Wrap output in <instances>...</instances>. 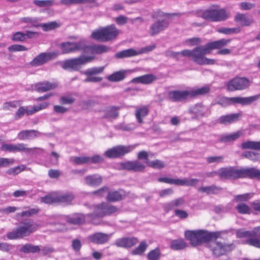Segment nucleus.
<instances>
[{"label":"nucleus","instance_id":"f257e3e1","mask_svg":"<svg viewBox=\"0 0 260 260\" xmlns=\"http://www.w3.org/2000/svg\"><path fill=\"white\" fill-rule=\"evenodd\" d=\"M215 173L220 178L224 179H235L248 177L260 180V171L255 168L237 169L234 167H228L221 168Z\"/></svg>","mask_w":260,"mask_h":260},{"label":"nucleus","instance_id":"f03ea898","mask_svg":"<svg viewBox=\"0 0 260 260\" xmlns=\"http://www.w3.org/2000/svg\"><path fill=\"white\" fill-rule=\"evenodd\" d=\"M222 233L220 231L209 232L202 230H188L185 232V237L192 246H197L221 237Z\"/></svg>","mask_w":260,"mask_h":260},{"label":"nucleus","instance_id":"7ed1b4c3","mask_svg":"<svg viewBox=\"0 0 260 260\" xmlns=\"http://www.w3.org/2000/svg\"><path fill=\"white\" fill-rule=\"evenodd\" d=\"M39 226V224L34 220L30 218L26 219L21 221L16 229L7 233L6 236L7 238L10 240L28 237L35 233Z\"/></svg>","mask_w":260,"mask_h":260},{"label":"nucleus","instance_id":"20e7f679","mask_svg":"<svg viewBox=\"0 0 260 260\" xmlns=\"http://www.w3.org/2000/svg\"><path fill=\"white\" fill-rule=\"evenodd\" d=\"M209 49L206 45L199 46L192 50L185 49L182 52L183 56L190 58L194 62L199 65L213 64L215 61L205 57V55L209 54Z\"/></svg>","mask_w":260,"mask_h":260},{"label":"nucleus","instance_id":"39448f33","mask_svg":"<svg viewBox=\"0 0 260 260\" xmlns=\"http://www.w3.org/2000/svg\"><path fill=\"white\" fill-rule=\"evenodd\" d=\"M119 211L118 208L107 202H102L95 205L92 213L88 214L86 217L89 218L90 221L96 224L94 221L96 217L101 218L106 216H110Z\"/></svg>","mask_w":260,"mask_h":260},{"label":"nucleus","instance_id":"423d86ee","mask_svg":"<svg viewBox=\"0 0 260 260\" xmlns=\"http://www.w3.org/2000/svg\"><path fill=\"white\" fill-rule=\"evenodd\" d=\"M260 98V94L246 98L225 96L218 97L215 100V104H218L222 107H227L232 104H240L242 105H249Z\"/></svg>","mask_w":260,"mask_h":260},{"label":"nucleus","instance_id":"0eeeda50","mask_svg":"<svg viewBox=\"0 0 260 260\" xmlns=\"http://www.w3.org/2000/svg\"><path fill=\"white\" fill-rule=\"evenodd\" d=\"M94 58V56L82 54L78 57L64 60L61 64V67L64 70L77 71L80 69L82 66L91 62Z\"/></svg>","mask_w":260,"mask_h":260},{"label":"nucleus","instance_id":"6e6552de","mask_svg":"<svg viewBox=\"0 0 260 260\" xmlns=\"http://www.w3.org/2000/svg\"><path fill=\"white\" fill-rule=\"evenodd\" d=\"M236 247L234 243L226 244L220 242H212L211 245V250L213 255L218 257L221 255H224L228 252H231Z\"/></svg>","mask_w":260,"mask_h":260},{"label":"nucleus","instance_id":"1a4fd4ad","mask_svg":"<svg viewBox=\"0 0 260 260\" xmlns=\"http://www.w3.org/2000/svg\"><path fill=\"white\" fill-rule=\"evenodd\" d=\"M62 53L63 54L69 53L82 50L86 52V46L83 41H80L77 42H67L60 45Z\"/></svg>","mask_w":260,"mask_h":260},{"label":"nucleus","instance_id":"9d476101","mask_svg":"<svg viewBox=\"0 0 260 260\" xmlns=\"http://www.w3.org/2000/svg\"><path fill=\"white\" fill-rule=\"evenodd\" d=\"M250 85L249 80L245 77H236L231 80L228 84L229 91L241 90L247 88Z\"/></svg>","mask_w":260,"mask_h":260},{"label":"nucleus","instance_id":"9b49d317","mask_svg":"<svg viewBox=\"0 0 260 260\" xmlns=\"http://www.w3.org/2000/svg\"><path fill=\"white\" fill-rule=\"evenodd\" d=\"M134 146L119 145L108 149L105 152V155L109 158H116L125 155L134 149Z\"/></svg>","mask_w":260,"mask_h":260},{"label":"nucleus","instance_id":"f8f14e48","mask_svg":"<svg viewBox=\"0 0 260 260\" xmlns=\"http://www.w3.org/2000/svg\"><path fill=\"white\" fill-rule=\"evenodd\" d=\"M36 148H31L26 147V145L23 143H18L17 144H4L2 145L1 149L3 151H7L9 152H25L29 153L33 149Z\"/></svg>","mask_w":260,"mask_h":260},{"label":"nucleus","instance_id":"ddd939ff","mask_svg":"<svg viewBox=\"0 0 260 260\" xmlns=\"http://www.w3.org/2000/svg\"><path fill=\"white\" fill-rule=\"evenodd\" d=\"M169 22L165 19L162 20L158 19L154 23L152 24L149 28V34L151 36H154L160 32L163 31L169 26Z\"/></svg>","mask_w":260,"mask_h":260},{"label":"nucleus","instance_id":"4468645a","mask_svg":"<svg viewBox=\"0 0 260 260\" xmlns=\"http://www.w3.org/2000/svg\"><path fill=\"white\" fill-rule=\"evenodd\" d=\"M169 100L173 102H179L190 98L189 90H174L169 92Z\"/></svg>","mask_w":260,"mask_h":260},{"label":"nucleus","instance_id":"2eb2a0df","mask_svg":"<svg viewBox=\"0 0 260 260\" xmlns=\"http://www.w3.org/2000/svg\"><path fill=\"white\" fill-rule=\"evenodd\" d=\"M110 237V235L98 232L89 235L88 239L93 243L96 244H104L108 242Z\"/></svg>","mask_w":260,"mask_h":260},{"label":"nucleus","instance_id":"dca6fc26","mask_svg":"<svg viewBox=\"0 0 260 260\" xmlns=\"http://www.w3.org/2000/svg\"><path fill=\"white\" fill-rule=\"evenodd\" d=\"M58 86L56 82H49L48 81H43L38 82L35 84L34 89L38 92H44L55 89Z\"/></svg>","mask_w":260,"mask_h":260},{"label":"nucleus","instance_id":"f3484780","mask_svg":"<svg viewBox=\"0 0 260 260\" xmlns=\"http://www.w3.org/2000/svg\"><path fill=\"white\" fill-rule=\"evenodd\" d=\"M138 242V239L135 237L122 238L116 240L115 244L119 247L129 248Z\"/></svg>","mask_w":260,"mask_h":260},{"label":"nucleus","instance_id":"a211bd4d","mask_svg":"<svg viewBox=\"0 0 260 260\" xmlns=\"http://www.w3.org/2000/svg\"><path fill=\"white\" fill-rule=\"evenodd\" d=\"M52 56V53H42L34 58V59L30 62V64L32 67L41 66L51 59Z\"/></svg>","mask_w":260,"mask_h":260},{"label":"nucleus","instance_id":"6ab92c4d","mask_svg":"<svg viewBox=\"0 0 260 260\" xmlns=\"http://www.w3.org/2000/svg\"><path fill=\"white\" fill-rule=\"evenodd\" d=\"M241 116V113L223 115L218 118V121L221 124L227 125L238 121Z\"/></svg>","mask_w":260,"mask_h":260},{"label":"nucleus","instance_id":"aec40b11","mask_svg":"<svg viewBox=\"0 0 260 260\" xmlns=\"http://www.w3.org/2000/svg\"><path fill=\"white\" fill-rule=\"evenodd\" d=\"M125 196V192L123 190L111 191L109 190L106 199L109 202H115L123 200Z\"/></svg>","mask_w":260,"mask_h":260},{"label":"nucleus","instance_id":"412c9836","mask_svg":"<svg viewBox=\"0 0 260 260\" xmlns=\"http://www.w3.org/2000/svg\"><path fill=\"white\" fill-rule=\"evenodd\" d=\"M157 79V77L151 74H145L132 79L133 83L150 84Z\"/></svg>","mask_w":260,"mask_h":260},{"label":"nucleus","instance_id":"4be33fe9","mask_svg":"<svg viewBox=\"0 0 260 260\" xmlns=\"http://www.w3.org/2000/svg\"><path fill=\"white\" fill-rule=\"evenodd\" d=\"M190 111L191 113L195 114L197 117H202L207 115L209 109L202 103H198L191 107Z\"/></svg>","mask_w":260,"mask_h":260},{"label":"nucleus","instance_id":"5701e85b","mask_svg":"<svg viewBox=\"0 0 260 260\" xmlns=\"http://www.w3.org/2000/svg\"><path fill=\"white\" fill-rule=\"evenodd\" d=\"M103 29L105 42L115 39L119 34V30L114 25L103 27Z\"/></svg>","mask_w":260,"mask_h":260},{"label":"nucleus","instance_id":"b1692460","mask_svg":"<svg viewBox=\"0 0 260 260\" xmlns=\"http://www.w3.org/2000/svg\"><path fill=\"white\" fill-rule=\"evenodd\" d=\"M42 134L37 130H23L18 134V138L21 140L32 139L33 137H38Z\"/></svg>","mask_w":260,"mask_h":260},{"label":"nucleus","instance_id":"393cba45","mask_svg":"<svg viewBox=\"0 0 260 260\" xmlns=\"http://www.w3.org/2000/svg\"><path fill=\"white\" fill-rule=\"evenodd\" d=\"M144 51H137L133 48L124 50L117 52L115 56L118 59L131 57L143 53Z\"/></svg>","mask_w":260,"mask_h":260},{"label":"nucleus","instance_id":"a878e982","mask_svg":"<svg viewBox=\"0 0 260 260\" xmlns=\"http://www.w3.org/2000/svg\"><path fill=\"white\" fill-rule=\"evenodd\" d=\"M185 203L184 198L181 197L175 199L170 202L167 203L164 205V210L168 212L174 208H177L182 206Z\"/></svg>","mask_w":260,"mask_h":260},{"label":"nucleus","instance_id":"bb28decb","mask_svg":"<svg viewBox=\"0 0 260 260\" xmlns=\"http://www.w3.org/2000/svg\"><path fill=\"white\" fill-rule=\"evenodd\" d=\"M242 135V132L240 131L232 134L222 135L220 136L219 141L224 143L232 142L238 139Z\"/></svg>","mask_w":260,"mask_h":260},{"label":"nucleus","instance_id":"cd10ccee","mask_svg":"<svg viewBox=\"0 0 260 260\" xmlns=\"http://www.w3.org/2000/svg\"><path fill=\"white\" fill-rule=\"evenodd\" d=\"M57 203H62L66 205L71 204L74 199L75 196L71 193H66L63 194L56 192Z\"/></svg>","mask_w":260,"mask_h":260},{"label":"nucleus","instance_id":"c85d7f7f","mask_svg":"<svg viewBox=\"0 0 260 260\" xmlns=\"http://www.w3.org/2000/svg\"><path fill=\"white\" fill-rule=\"evenodd\" d=\"M87 49L90 50L92 54H101L109 52L111 50V48L104 45H94L86 46Z\"/></svg>","mask_w":260,"mask_h":260},{"label":"nucleus","instance_id":"c756f323","mask_svg":"<svg viewBox=\"0 0 260 260\" xmlns=\"http://www.w3.org/2000/svg\"><path fill=\"white\" fill-rule=\"evenodd\" d=\"M103 181V178L99 175H88L85 177V183L89 186H99Z\"/></svg>","mask_w":260,"mask_h":260},{"label":"nucleus","instance_id":"7c9ffc66","mask_svg":"<svg viewBox=\"0 0 260 260\" xmlns=\"http://www.w3.org/2000/svg\"><path fill=\"white\" fill-rule=\"evenodd\" d=\"M85 216L83 214L76 213L67 217L68 222L73 224H81L85 221Z\"/></svg>","mask_w":260,"mask_h":260},{"label":"nucleus","instance_id":"2f4dec72","mask_svg":"<svg viewBox=\"0 0 260 260\" xmlns=\"http://www.w3.org/2000/svg\"><path fill=\"white\" fill-rule=\"evenodd\" d=\"M230 16V13L224 9L215 8V22L223 21Z\"/></svg>","mask_w":260,"mask_h":260},{"label":"nucleus","instance_id":"473e14b6","mask_svg":"<svg viewBox=\"0 0 260 260\" xmlns=\"http://www.w3.org/2000/svg\"><path fill=\"white\" fill-rule=\"evenodd\" d=\"M119 107L111 106L105 110L104 117L107 119H115L119 116Z\"/></svg>","mask_w":260,"mask_h":260},{"label":"nucleus","instance_id":"72a5a7b5","mask_svg":"<svg viewBox=\"0 0 260 260\" xmlns=\"http://www.w3.org/2000/svg\"><path fill=\"white\" fill-rule=\"evenodd\" d=\"M231 42V40L228 39H221L216 41L209 43L206 44L207 48L209 49V51L210 53L211 51L215 49H219L224 46L226 45L228 43Z\"/></svg>","mask_w":260,"mask_h":260},{"label":"nucleus","instance_id":"f704fd0d","mask_svg":"<svg viewBox=\"0 0 260 260\" xmlns=\"http://www.w3.org/2000/svg\"><path fill=\"white\" fill-rule=\"evenodd\" d=\"M148 108L145 106L137 109L135 111V116L139 123H143V118L148 115Z\"/></svg>","mask_w":260,"mask_h":260},{"label":"nucleus","instance_id":"c9c22d12","mask_svg":"<svg viewBox=\"0 0 260 260\" xmlns=\"http://www.w3.org/2000/svg\"><path fill=\"white\" fill-rule=\"evenodd\" d=\"M41 250V248L38 245H34L30 243L23 245L19 249V251L24 253H38Z\"/></svg>","mask_w":260,"mask_h":260},{"label":"nucleus","instance_id":"e433bc0d","mask_svg":"<svg viewBox=\"0 0 260 260\" xmlns=\"http://www.w3.org/2000/svg\"><path fill=\"white\" fill-rule=\"evenodd\" d=\"M125 70H120L115 72L107 77V79L111 82H118L125 78Z\"/></svg>","mask_w":260,"mask_h":260},{"label":"nucleus","instance_id":"4c0bfd02","mask_svg":"<svg viewBox=\"0 0 260 260\" xmlns=\"http://www.w3.org/2000/svg\"><path fill=\"white\" fill-rule=\"evenodd\" d=\"M242 149H252L260 151V141H247L241 143Z\"/></svg>","mask_w":260,"mask_h":260},{"label":"nucleus","instance_id":"58836bf2","mask_svg":"<svg viewBox=\"0 0 260 260\" xmlns=\"http://www.w3.org/2000/svg\"><path fill=\"white\" fill-rule=\"evenodd\" d=\"M235 20L240 23L242 26H249L253 23L252 19L248 18L244 14L241 13L236 15Z\"/></svg>","mask_w":260,"mask_h":260},{"label":"nucleus","instance_id":"ea45409f","mask_svg":"<svg viewBox=\"0 0 260 260\" xmlns=\"http://www.w3.org/2000/svg\"><path fill=\"white\" fill-rule=\"evenodd\" d=\"M221 188L215 185H211L209 186H203L198 188L200 192L206 193L207 194H216L221 190Z\"/></svg>","mask_w":260,"mask_h":260},{"label":"nucleus","instance_id":"a19ab883","mask_svg":"<svg viewBox=\"0 0 260 260\" xmlns=\"http://www.w3.org/2000/svg\"><path fill=\"white\" fill-rule=\"evenodd\" d=\"M190 98H196L198 96L204 95L210 91L209 86H204L197 89H190Z\"/></svg>","mask_w":260,"mask_h":260},{"label":"nucleus","instance_id":"79ce46f5","mask_svg":"<svg viewBox=\"0 0 260 260\" xmlns=\"http://www.w3.org/2000/svg\"><path fill=\"white\" fill-rule=\"evenodd\" d=\"M56 192H52L40 198V202L47 204L57 203Z\"/></svg>","mask_w":260,"mask_h":260},{"label":"nucleus","instance_id":"37998d69","mask_svg":"<svg viewBox=\"0 0 260 260\" xmlns=\"http://www.w3.org/2000/svg\"><path fill=\"white\" fill-rule=\"evenodd\" d=\"M201 17L207 20L215 21V8H211L205 10L202 13Z\"/></svg>","mask_w":260,"mask_h":260},{"label":"nucleus","instance_id":"c03bdc74","mask_svg":"<svg viewBox=\"0 0 260 260\" xmlns=\"http://www.w3.org/2000/svg\"><path fill=\"white\" fill-rule=\"evenodd\" d=\"M242 156L253 161H260V153L253 151H246Z\"/></svg>","mask_w":260,"mask_h":260},{"label":"nucleus","instance_id":"a18cd8bd","mask_svg":"<svg viewBox=\"0 0 260 260\" xmlns=\"http://www.w3.org/2000/svg\"><path fill=\"white\" fill-rule=\"evenodd\" d=\"M198 182L199 180L198 179H178V185L193 186H195Z\"/></svg>","mask_w":260,"mask_h":260},{"label":"nucleus","instance_id":"49530a36","mask_svg":"<svg viewBox=\"0 0 260 260\" xmlns=\"http://www.w3.org/2000/svg\"><path fill=\"white\" fill-rule=\"evenodd\" d=\"M104 70V67H94L81 72V73L87 76H90L102 73Z\"/></svg>","mask_w":260,"mask_h":260},{"label":"nucleus","instance_id":"de8ad7c7","mask_svg":"<svg viewBox=\"0 0 260 260\" xmlns=\"http://www.w3.org/2000/svg\"><path fill=\"white\" fill-rule=\"evenodd\" d=\"M91 37L97 41L105 42L103 27L93 31Z\"/></svg>","mask_w":260,"mask_h":260},{"label":"nucleus","instance_id":"09e8293b","mask_svg":"<svg viewBox=\"0 0 260 260\" xmlns=\"http://www.w3.org/2000/svg\"><path fill=\"white\" fill-rule=\"evenodd\" d=\"M186 246V243L182 240H173L170 245L171 249L177 250L183 249Z\"/></svg>","mask_w":260,"mask_h":260},{"label":"nucleus","instance_id":"8fccbe9b","mask_svg":"<svg viewBox=\"0 0 260 260\" xmlns=\"http://www.w3.org/2000/svg\"><path fill=\"white\" fill-rule=\"evenodd\" d=\"M49 105V103L44 102L34 106L30 109H28V114H29V115H32L42 110L47 108Z\"/></svg>","mask_w":260,"mask_h":260},{"label":"nucleus","instance_id":"3c124183","mask_svg":"<svg viewBox=\"0 0 260 260\" xmlns=\"http://www.w3.org/2000/svg\"><path fill=\"white\" fill-rule=\"evenodd\" d=\"M40 211V209L38 207L34 208H29L27 211H22L21 213L17 214V216L19 217H30L34 215L37 214Z\"/></svg>","mask_w":260,"mask_h":260},{"label":"nucleus","instance_id":"603ef678","mask_svg":"<svg viewBox=\"0 0 260 260\" xmlns=\"http://www.w3.org/2000/svg\"><path fill=\"white\" fill-rule=\"evenodd\" d=\"M70 161L76 165L89 164L90 162V157L88 156L72 157Z\"/></svg>","mask_w":260,"mask_h":260},{"label":"nucleus","instance_id":"864d4df0","mask_svg":"<svg viewBox=\"0 0 260 260\" xmlns=\"http://www.w3.org/2000/svg\"><path fill=\"white\" fill-rule=\"evenodd\" d=\"M147 247V243L145 241H142L137 247L132 251V254L133 255H141L144 252Z\"/></svg>","mask_w":260,"mask_h":260},{"label":"nucleus","instance_id":"5fc2aeb1","mask_svg":"<svg viewBox=\"0 0 260 260\" xmlns=\"http://www.w3.org/2000/svg\"><path fill=\"white\" fill-rule=\"evenodd\" d=\"M20 105L21 103L19 101H9L3 104L2 108L5 111L11 110L12 108H16Z\"/></svg>","mask_w":260,"mask_h":260},{"label":"nucleus","instance_id":"6e6d98bb","mask_svg":"<svg viewBox=\"0 0 260 260\" xmlns=\"http://www.w3.org/2000/svg\"><path fill=\"white\" fill-rule=\"evenodd\" d=\"M60 25L55 21L39 24L44 31H49L59 27Z\"/></svg>","mask_w":260,"mask_h":260},{"label":"nucleus","instance_id":"4d7b16f0","mask_svg":"<svg viewBox=\"0 0 260 260\" xmlns=\"http://www.w3.org/2000/svg\"><path fill=\"white\" fill-rule=\"evenodd\" d=\"M20 21L22 23H27L31 26L39 27V24H38V19L35 17H25L20 19Z\"/></svg>","mask_w":260,"mask_h":260},{"label":"nucleus","instance_id":"13d9d810","mask_svg":"<svg viewBox=\"0 0 260 260\" xmlns=\"http://www.w3.org/2000/svg\"><path fill=\"white\" fill-rule=\"evenodd\" d=\"M160 256V250L157 248L151 250L147 255V257L148 260H159Z\"/></svg>","mask_w":260,"mask_h":260},{"label":"nucleus","instance_id":"bf43d9fd","mask_svg":"<svg viewBox=\"0 0 260 260\" xmlns=\"http://www.w3.org/2000/svg\"><path fill=\"white\" fill-rule=\"evenodd\" d=\"M147 165L154 169H161L165 167V164L162 161L156 159L153 161L148 160Z\"/></svg>","mask_w":260,"mask_h":260},{"label":"nucleus","instance_id":"052dcab7","mask_svg":"<svg viewBox=\"0 0 260 260\" xmlns=\"http://www.w3.org/2000/svg\"><path fill=\"white\" fill-rule=\"evenodd\" d=\"M238 212L242 214H249L250 213V208L244 203H240L236 207Z\"/></svg>","mask_w":260,"mask_h":260},{"label":"nucleus","instance_id":"680f3d73","mask_svg":"<svg viewBox=\"0 0 260 260\" xmlns=\"http://www.w3.org/2000/svg\"><path fill=\"white\" fill-rule=\"evenodd\" d=\"M34 4L39 7H51L54 4V0H35Z\"/></svg>","mask_w":260,"mask_h":260},{"label":"nucleus","instance_id":"e2e57ef3","mask_svg":"<svg viewBox=\"0 0 260 260\" xmlns=\"http://www.w3.org/2000/svg\"><path fill=\"white\" fill-rule=\"evenodd\" d=\"M28 109H27L25 107L21 106L19 107L15 114V119L17 120L20 119L22 116H23L24 114H26L27 116L29 115V114H28Z\"/></svg>","mask_w":260,"mask_h":260},{"label":"nucleus","instance_id":"0e129e2a","mask_svg":"<svg viewBox=\"0 0 260 260\" xmlns=\"http://www.w3.org/2000/svg\"><path fill=\"white\" fill-rule=\"evenodd\" d=\"M25 169L24 165L11 168L7 171V173L11 175H16Z\"/></svg>","mask_w":260,"mask_h":260},{"label":"nucleus","instance_id":"69168bd1","mask_svg":"<svg viewBox=\"0 0 260 260\" xmlns=\"http://www.w3.org/2000/svg\"><path fill=\"white\" fill-rule=\"evenodd\" d=\"M224 157L223 155L220 156H211L207 157L206 160L208 164L212 163H221L223 161Z\"/></svg>","mask_w":260,"mask_h":260},{"label":"nucleus","instance_id":"338daca9","mask_svg":"<svg viewBox=\"0 0 260 260\" xmlns=\"http://www.w3.org/2000/svg\"><path fill=\"white\" fill-rule=\"evenodd\" d=\"M252 195V194L249 193L237 195L235 196L234 200L236 202H246L251 198Z\"/></svg>","mask_w":260,"mask_h":260},{"label":"nucleus","instance_id":"774afa93","mask_svg":"<svg viewBox=\"0 0 260 260\" xmlns=\"http://www.w3.org/2000/svg\"><path fill=\"white\" fill-rule=\"evenodd\" d=\"M12 40L14 42L25 41L24 32L17 31L14 33L12 37Z\"/></svg>","mask_w":260,"mask_h":260}]
</instances>
